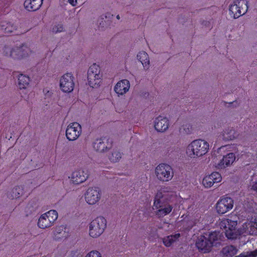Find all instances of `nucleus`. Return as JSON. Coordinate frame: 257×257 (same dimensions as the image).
Returning a JSON list of instances; mask_svg holds the SVG:
<instances>
[{"mask_svg": "<svg viewBox=\"0 0 257 257\" xmlns=\"http://www.w3.org/2000/svg\"><path fill=\"white\" fill-rule=\"evenodd\" d=\"M170 189L168 187L162 188L155 195L153 208L156 210L155 214L158 218H162L167 215L173 208L172 205L168 200Z\"/></svg>", "mask_w": 257, "mask_h": 257, "instance_id": "1", "label": "nucleus"}, {"mask_svg": "<svg viewBox=\"0 0 257 257\" xmlns=\"http://www.w3.org/2000/svg\"><path fill=\"white\" fill-rule=\"evenodd\" d=\"M208 142L203 139H196L189 143L186 149V154L191 159H197L206 155L209 150Z\"/></svg>", "mask_w": 257, "mask_h": 257, "instance_id": "2", "label": "nucleus"}, {"mask_svg": "<svg viewBox=\"0 0 257 257\" xmlns=\"http://www.w3.org/2000/svg\"><path fill=\"white\" fill-rule=\"evenodd\" d=\"M32 52L31 49L26 45L15 48L5 46L3 49V54L4 56L15 60L25 59L28 57Z\"/></svg>", "mask_w": 257, "mask_h": 257, "instance_id": "3", "label": "nucleus"}, {"mask_svg": "<svg viewBox=\"0 0 257 257\" xmlns=\"http://www.w3.org/2000/svg\"><path fill=\"white\" fill-rule=\"evenodd\" d=\"M107 221L102 216H98L89 224L88 232L90 237L96 238L99 237L106 227Z\"/></svg>", "mask_w": 257, "mask_h": 257, "instance_id": "4", "label": "nucleus"}, {"mask_svg": "<svg viewBox=\"0 0 257 257\" xmlns=\"http://www.w3.org/2000/svg\"><path fill=\"white\" fill-rule=\"evenodd\" d=\"M155 175L159 181L166 182L172 179L174 176V172L170 165L166 163H161L156 167Z\"/></svg>", "mask_w": 257, "mask_h": 257, "instance_id": "5", "label": "nucleus"}, {"mask_svg": "<svg viewBox=\"0 0 257 257\" xmlns=\"http://www.w3.org/2000/svg\"><path fill=\"white\" fill-rule=\"evenodd\" d=\"M237 225V220H232L229 218H223L221 219L219 226L221 229H224L226 236L228 239H235L238 235V230H236Z\"/></svg>", "mask_w": 257, "mask_h": 257, "instance_id": "6", "label": "nucleus"}, {"mask_svg": "<svg viewBox=\"0 0 257 257\" xmlns=\"http://www.w3.org/2000/svg\"><path fill=\"white\" fill-rule=\"evenodd\" d=\"M102 77L101 70L98 65L94 63L89 67L87 71V80L90 87H98L100 85Z\"/></svg>", "mask_w": 257, "mask_h": 257, "instance_id": "7", "label": "nucleus"}, {"mask_svg": "<svg viewBox=\"0 0 257 257\" xmlns=\"http://www.w3.org/2000/svg\"><path fill=\"white\" fill-rule=\"evenodd\" d=\"M58 217L55 210H50L42 214L38 219L37 225L43 229L49 228L54 225Z\"/></svg>", "mask_w": 257, "mask_h": 257, "instance_id": "8", "label": "nucleus"}, {"mask_svg": "<svg viewBox=\"0 0 257 257\" xmlns=\"http://www.w3.org/2000/svg\"><path fill=\"white\" fill-rule=\"evenodd\" d=\"M248 9L246 0H235L229 6V13L234 19H237L245 14Z\"/></svg>", "mask_w": 257, "mask_h": 257, "instance_id": "9", "label": "nucleus"}, {"mask_svg": "<svg viewBox=\"0 0 257 257\" xmlns=\"http://www.w3.org/2000/svg\"><path fill=\"white\" fill-rule=\"evenodd\" d=\"M102 192L100 188L97 186L88 188L84 194L85 202L90 205H94L99 203Z\"/></svg>", "mask_w": 257, "mask_h": 257, "instance_id": "10", "label": "nucleus"}, {"mask_svg": "<svg viewBox=\"0 0 257 257\" xmlns=\"http://www.w3.org/2000/svg\"><path fill=\"white\" fill-rule=\"evenodd\" d=\"M74 77L71 73H66L60 78L59 86L61 90L65 93L73 91L74 86Z\"/></svg>", "mask_w": 257, "mask_h": 257, "instance_id": "11", "label": "nucleus"}, {"mask_svg": "<svg viewBox=\"0 0 257 257\" xmlns=\"http://www.w3.org/2000/svg\"><path fill=\"white\" fill-rule=\"evenodd\" d=\"M234 205V201L232 198L224 196L221 197L215 205V209L217 213L224 214L231 210Z\"/></svg>", "mask_w": 257, "mask_h": 257, "instance_id": "12", "label": "nucleus"}, {"mask_svg": "<svg viewBox=\"0 0 257 257\" xmlns=\"http://www.w3.org/2000/svg\"><path fill=\"white\" fill-rule=\"evenodd\" d=\"M82 133L81 125L76 122L70 123L66 130V137L69 141L76 140Z\"/></svg>", "mask_w": 257, "mask_h": 257, "instance_id": "13", "label": "nucleus"}, {"mask_svg": "<svg viewBox=\"0 0 257 257\" xmlns=\"http://www.w3.org/2000/svg\"><path fill=\"white\" fill-rule=\"evenodd\" d=\"M154 127L155 130L159 133L166 132L170 126L169 119L165 116H159L154 120Z\"/></svg>", "mask_w": 257, "mask_h": 257, "instance_id": "14", "label": "nucleus"}, {"mask_svg": "<svg viewBox=\"0 0 257 257\" xmlns=\"http://www.w3.org/2000/svg\"><path fill=\"white\" fill-rule=\"evenodd\" d=\"M239 234L257 235V222L246 221L238 230Z\"/></svg>", "mask_w": 257, "mask_h": 257, "instance_id": "15", "label": "nucleus"}, {"mask_svg": "<svg viewBox=\"0 0 257 257\" xmlns=\"http://www.w3.org/2000/svg\"><path fill=\"white\" fill-rule=\"evenodd\" d=\"M196 246L200 251L207 253L211 251L212 243L209 242L207 237L204 235H201L198 237L196 241Z\"/></svg>", "mask_w": 257, "mask_h": 257, "instance_id": "16", "label": "nucleus"}, {"mask_svg": "<svg viewBox=\"0 0 257 257\" xmlns=\"http://www.w3.org/2000/svg\"><path fill=\"white\" fill-rule=\"evenodd\" d=\"M88 178V175L84 170L79 169L74 171L69 179L74 184L78 185L84 182Z\"/></svg>", "mask_w": 257, "mask_h": 257, "instance_id": "17", "label": "nucleus"}, {"mask_svg": "<svg viewBox=\"0 0 257 257\" xmlns=\"http://www.w3.org/2000/svg\"><path fill=\"white\" fill-rule=\"evenodd\" d=\"M221 175L218 172H214L203 178L202 184L205 188H210L214 183L221 182Z\"/></svg>", "mask_w": 257, "mask_h": 257, "instance_id": "18", "label": "nucleus"}, {"mask_svg": "<svg viewBox=\"0 0 257 257\" xmlns=\"http://www.w3.org/2000/svg\"><path fill=\"white\" fill-rule=\"evenodd\" d=\"M235 159V155L234 153H228L220 160L217 165V167L219 169H223L229 167L234 162Z\"/></svg>", "mask_w": 257, "mask_h": 257, "instance_id": "19", "label": "nucleus"}, {"mask_svg": "<svg viewBox=\"0 0 257 257\" xmlns=\"http://www.w3.org/2000/svg\"><path fill=\"white\" fill-rule=\"evenodd\" d=\"M238 134L232 127H228L223 130L219 135L220 139L224 141H233L238 138Z\"/></svg>", "mask_w": 257, "mask_h": 257, "instance_id": "20", "label": "nucleus"}, {"mask_svg": "<svg viewBox=\"0 0 257 257\" xmlns=\"http://www.w3.org/2000/svg\"><path fill=\"white\" fill-rule=\"evenodd\" d=\"M130 88V83L128 80L123 79L119 81L114 87V91L118 96L125 94Z\"/></svg>", "mask_w": 257, "mask_h": 257, "instance_id": "21", "label": "nucleus"}, {"mask_svg": "<svg viewBox=\"0 0 257 257\" xmlns=\"http://www.w3.org/2000/svg\"><path fill=\"white\" fill-rule=\"evenodd\" d=\"M110 147L108 140L105 139L97 140L94 143L93 148L97 152H106Z\"/></svg>", "mask_w": 257, "mask_h": 257, "instance_id": "22", "label": "nucleus"}, {"mask_svg": "<svg viewBox=\"0 0 257 257\" xmlns=\"http://www.w3.org/2000/svg\"><path fill=\"white\" fill-rule=\"evenodd\" d=\"M43 4V0H26L24 5L29 11H36L40 9Z\"/></svg>", "mask_w": 257, "mask_h": 257, "instance_id": "23", "label": "nucleus"}, {"mask_svg": "<svg viewBox=\"0 0 257 257\" xmlns=\"http://www.w3.org/2000/svg\"><path fill=\"white\" fill-rule=\"evenodd\" d=\"M181 219L182 225L185 229L189 230L197 223L196 219L188 215H183Z\"/></svg>", "mask_w": 257, "mask_h": 257, "instance_id": "24", "label": "nucleus"}, {"mask_svg": "<svg viewBox=\"0 0 257 257\" xmlns=\"http://www.w3.org/2000/svg\"><path fill=\"white\" fill-rule=\"evenodd\" d=\"M181 236L180 233H176L170 235L164 236L162 238L163 244L167 247H171L174 243L179 240Z\"/></svg>", "mask_w": 257, "mask_h": 257, "instance_id": "25", "label": "nucleus"}, {"mask_svg": "<svg viewBox=\"0 0 257 257\" xmlns=\"http://www.w3.org/2000/svg\"><path fill=\"white\" fill-rule=\"evenodd\" d=\"M137 59L141 62L145 70L150 68V59L148 54L145 51L140 52L137 56Z\"/></svg>", "mask_w": 257, "mask_h": 257, "instance_id": "26", "label": "nucleus"}, {"mask_svg": "<svg viewBox=\"0 0 257 257\" xmlns=\"http://www.w3.org/2000/svg\"><path fill=\"white\" fill-rule=\"evenodd\" d=\"M24 194V187L22 185L16 186L8 194L9 198L13 199L20 198Z\"/></svg>", "mask_w": 257, "mask_h": 257, "instance_id": "27", "label": "nucleus"}, {"mask_svg": "<svg viewBox=\"0 0 257 257\" xmlns=\"http://www.w3.org/2000/svg\"><path fill=\"white\" fill-rule=\"evenodd\" d=\"M109 161L112 163L119 161L122 157V153L117 149H113L107 154Z\"/></svg>", "mask_w": 257, "mask_h": 257, "instance_id": "28", "label": "nucleus"}, {"mask_svg": "<svg viewBox=\"0 0 257 257\" xmlns=\"http://www.w3.org/2000/svg\"><path fill=\"white\" fill-rule=\"evenodd\" d=\"M54 238L56 240L63 239L67 237V233L65 228L63 226H58L56 227L53 232Z\"/></svg>", "mask_w": 257, "mask_h": 257, "instance_id": "29", "label": "nucleus"}, {"mask_svg": "<svg viewBox=\"0 0 257 257\" xmlns=\"http://www.w3.org/2000/svg\"><path fill=\"white\" fill-rule=\"evenodd\" d=\"M18 85L20 89H26L29 85L30 79L28 76L20 74L18 76Z\"/></svg>", "mask_w": 257, "mask_h": 257, "instance_id": "30", "label": "nucleus"}, {"mask_svg": "<svg viewBox=\"0 0 257 257\" xmlns=\"http://www.w3.org/2000/svg\"><path fill=\"white\" fill-rule=\"evenodd\" d=\"M207 239L209 242L212 243V246H217L221 241V234L219 232H212L208 235Z\"/></svg>", "mask_w": 257, "mask_h": 257, "instance_id": "31", "label": "nucleus"}, {"mask_svg": "<svg viewBox=\"0 0 257 257\" xmlns=\"http://www.w3.org/2000/svg\"><path fill=\"white\" fill-rule=\"evenodd\" d=\"M237 250L236 247L233 245H227L222 248L221 253L224 256L232 257L237 253Z\"/></svg>", "mask_w": 257, "mask_h": 257, "instance_id": "32", "label": "nucleus"}, {"mask_svg": "<svg viewBox=\"0 0 257 257\" xmlns=\"http://www.w3.org/2000/svg\"><path fill=\"white\" fill-rule=\"evenodd\" d=\"M183 133L185 135H190L193 133V128L191 123H187L182 125Z\"/></svg>", "mask_w": 257, "mask_h": 257, "instance_id": "33", "label": "nucleus"}, {"mask_svg": "<svg viewBox=\"0 0 257 257\" xmlns=\"http://www.w3.org/2000/svg\"><path fill=\"white\" fill-rule=\"evenodd\" d=\"M84 257H102L101 253L98 250H92L88 252Z\"/></svg>", "mask_w": 257, "mask_h": 257, "instance_id": "34", "label": "nucleus"}, {"mask_svg": "<svg viewBox=\"0 0 257 257\" xmlns=\"http://www.w3.org/2000/svg\"><path fill=\"white\" fill-rule=\"evenodd\" d=\"M235 257H257V253L254 250L253 251L242 253L239 255L235 256Z\"/></svg>", "mask_w": 257, "mask_h": 257, "instance_id": "35", "label": "nucleus"}, {"mask_svg": "<svg viewBox=\"0 0 257 257\" xmlns=\"http://www.w3.org/2000/svg\"><path fill=\"white\" fill-rule=\"evenodd\" d=\"M63 27L61 24H57L53 27L52 32L54 33H58L63 31Z\"/></svg>", "mask_w": 257, "mask_h": 257, "instance_id": "36", "label": "nucleus"}, {"mask_svg": "<svg viewBox=\"0 0 257 257\" xmlns=\"http://www.w3.org/2000/svg\"><path fill=\"white\" fill-rule=\"evenodd\" d=\"M2 29L5 33H10L12 32L13 28L10 24L5 23L2 25Z\"/></svg>", "mask_w": 257, "mask_h": 257, "instance_id": "37", "label": "nucleus"}, {"mask_svg": "<svg viewBox=\"0 0 257 257\" xmlns=\"http://www.w3.org/2000/svg\"><path fill=\"white\" fill-rule=\"evenodd\" d=\"M176 154V149L174 147H169L167 149L166 154L168 156H174Z\"/></svg>", "mask_w": 257, "mask_h": 257, "instance_id": "38", "label": "nucleus"}, {"mask_svg": "<svg viewBox=\"0 0 257 257\" xmlns=\"http://www.w3.org/2000/svg\"><path fill=\"white\" fill-rule=\"evenodd\" d=\"M233 147H234V146H231V145H227V146H222V147H221L219 148V150H224L225 149L229 150V149H230Z\"/></svg>", "mask_w": 257, "mask_h": 257, "instance_id": "39", "label": "nucleus"}, {"mask_svg": "<svg viewBox=\"0 0 257 257\" xmlns=\"http://www.w3.org/2000/svg\"><path fill=\"white\" fill-rule=\"evenodd\" d=\"M68 1L72 6H75L77 4V0H68Z\"/></svg>", "mask_w": 257, "mask_h": 257, "instance_id": "40", "label": "nucleus"}, {"mask_svg": "<svg viewBox=\"0 0 257 257\" xmlns=\"http://www.w3.org/2000/svg\"><path fill=\"white\" fill-rule=\"evenodd\" d=\"M251 189L257 192V181L253 183L251 185Z\"/></svg>", "mask_w": 257, "mask_h": 257, "instance_id": "41", "label": "nucleus"}, {"mask_svg": "<svg viewBox=\"0 0 257 257\" xmlns=\"http://www.w3.org/2000/svg\"><path fill=\"white\" fill-rule=\"evenodd\" d=\"M116 19L117 20H119L120 19V16L118 15L116 16Z\"/></svg>", "mask_w": 257, "mask_h": 257, "instance_id": "42", "label": "nucleus"}]
</instances>
